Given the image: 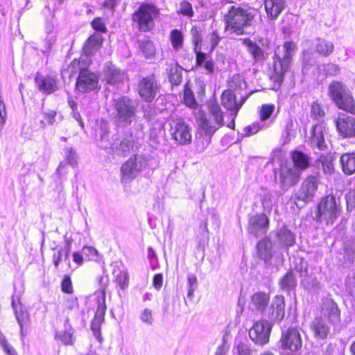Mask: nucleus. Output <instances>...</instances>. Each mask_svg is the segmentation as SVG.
<instances>
[{"label": "nucleus", "instance_id": "obj_8", "mask_svg": "<svg viewBox=\"0 0 355 355\" xmlns=\"http://www.w3.org/2000/svg\"><path fill=\"white\" fill-rule=\"evenodd\" d=\"M159 14L158 9L150 3H142L132 15V21L137 24L139 31L147 32L154 26V19Z\"/></svg>", "mask_w": 355, "mask_h": 355}, {"label": "nucleus", "instance_id": "obj_55", "mask_svg": "<svg viewBox=\"0 0 355 355\" xmlns=\"http://www.w3.org/2000/svg\"><path fill=\"white\" fill-rule=\"evenodd\" d=\"M83 253L86 257H88L90 260L98 261L101 259L100 254L96 249L91 246L83 247Z\"/></svg>", "mask_w": 355, "mask_h": 355}, {"label": "nucleus", "instance_id": "obj_33", "mask_svg": "<svg viewBox=\"0 0 355 355\" xmlns=\"http://www.w3.org/2000/svg\"><path fill=\"white\" fill-rule=\"evenodd\" d=\"M182 67L176 62L168 64L166 69L170 83L173 85H179L182 81Z\"/></svg>", "mask_w": 355, "mask_h": 355}, {"label": "nucleus", "instance_id": "obj_30", "mask_svg": "<svg viewBox=\"0 0 355 355\" xmlns=\"http://www.w3.org/2000/svg\"><path fill=\"white\" fill-rule=\"evenodd\" d=\"M269 301V294L263 292H257L252 296L250 306L252 310L263 313L268 305Z\"/></svg>", "mask_w": 355, "mask_h": 355}, {"label": "nucleus", "instance_id": "obj_47", "mask_svg": "<svg viewBox=\"0 0 355 355\" xmlns=\"http://www.w3.org/2000/svg\"><path fill=\"white\" fill-rule=\"evenodd\" d=\"M139 47L146 58H152L155 55V50L152 42L149 40L143 41L141 42Z\"/></svg>", "mask_w": 355, "mask_h": 355}, {"label": "nucleus", "instance_id": "obj_22", "mask_svg": "<svg viewBox=\"0 0 355 355\" xmlns=\"http://www.w3.org/2000/svg\"><path fill=\"white\" fill-rule=\"evenodd\" d=\"M35 82L37 89L46 94H51L58 90L56 80L51 76H44L37 73Z\"/></svg>", "mask_w": 355, "mask_h": 355}, {"label": "nucleus", "instance_id": "obj_29", "mask_svg": "<svg viewBox=\"0 0 355 355\" xmlns=\"http://www.w3.org/2000/svg\"><path fill=\"white\" fill-rule=\"evenodd\" d=\"M286 7V0H266L265 8L268 16L275 19Z\"/></svg>", "mask_w": 355, "mask_h": 355}, {"label": "nucleus", "instance_id": "obj_54", "mask_svg": "<svg viewBox=\"0 0 355 355\" xmlns=\"http://www.w3.org/2000/svg\"><path fill=\"white\" fill-rule=\"evenodd\" d=\"M65 159L69 164L75 166L77 165L78 156L76 152L71 147H67L64 149Z\"/></svg>", "mask_w": 355, "mask_h": 355}, {"label": "nucleus", "instance_id": "obj_32", "mask_svg": "<svg viewBox=\"0 0 355 355\" xmlns=\"http://www.w3.org/2000/svg\"><path fill=\"white\" fill-rule=\"evenodd\" d=\"M291 159L293 163L292 166L295 169H297L302 173V171L309 168L310 165V157L306 154L295 150L292 153Z\"/></svg>", "mask_w": 355, "mask_h": 355}, {"label": "nucleus", "instance_id": "obj_9", "mask_svg": "<svg viewBox=\"0 0 355 355\" xmlns=\"http://www.w3.org/2000/svg\"><path fill=\"white\" fill-rule=\"evenodd\" d=\"M211 117L207 119L205 116L200 117L198 120L199 126L204 132L205 136L208 137V143L215 132L223 125V111L218 105H214L210 108Z\"/></svg>", "mask_w": 355, "mask_h": 355}, {"label": "nucleus", "instance_id": "obj_60", "mask_svg": "<svg viewBox=\"0 0 355 355\" xmlns=\"http://www.w3.org/2000/svg\"><path fill=\"white\" fill-rule=\"evenodd\" d=\"M236 349L238 355H253V351L248 343L241 342Z\"/></svg>", "mask_w": 355, "mask_h": 355}, {"label": "nucleus", "instance_id": "obj_6", "mask_svg": "<svg viewBox=\"0 0 355 355\" xmlns=\"http://www.w3.org/2000/svg\"><path fill=\"white\" fill-rule=\"evenodd\" d=\"M341 209L336 197L328 195L321 199L317 207L315 219L327 225L333 224L338 217Z\"/></svg>", "mask_w": 355, "mask_h": 355}, {"label": "nucleus", "instance_id": "obj_3", "mask_svg": "<svg viewBox=\"0 0 355 355\" xmlns=\"http://www.w3.org/2000/svg\"><path fill=\"white\" fill-rule=\"evenodd\" d=\"M328 95L338 108L355 115V99L345 84L338 80L332 81L328 87Z\"/></svg>", "mask_w": 355, "mask_h": 355}, {"label": "nucleus", "instance_id": "obj_44", "mask_svg": "<svg viewBox=\"0 0 355 355\" xmlns=\"http://www.w3.org/2000/svg\"><path fill=\"white\" fill-rule=\"evenodd\" d=\"M100 137L101 139L98 143V146L102 149L110 150L111 151L112 148V139L110 140L108 138V129L107 124H105L101 128Z\"/></svg>", "mask_w": 355, "mask_h": 355}, {"label": "nucleus", "instance_id": "obj_43", "mask_svg": "<svg viewBox=\"0 0 355 355\" xmlns=\"http://www.w3.org/2000/svg\"><path fill=\"white\" fill-rule=\"evenodd\" d=\"M317 69L320 73L325 76H337L340 73V67L338 64L334 63H327L323 64H318Z\"/></svg>", "mask_w": 355, "mask_h": 355}, {"label": "nucleus", "instance_id": "obj_52", "mask_svg": "<svg viewBox=\"0 0 355 355\" xmlns=\"http://www.w3.org/2000/svg\"><path fill=\"white\" fill-rule=\"evenodd\" d=\"M103 322L104 320L94 317L91 324V329L93 332V334L95 338L100 342L102 340L101 327Z\"/></svg>", "mask_w": 355, "mask_h": 355}, {"label": "nucleus", "instance_id": "obj_64", "mask_svg": "<svg viewBox=\"0 0 355 355\" xmlns=\"http://www.w3.org/2000/svg\"><path fill=\"white\" fill-rule=\"evenodd\" d=\"M92 26L95 31L101 33H105L107 31L105 25L101 18H95L92 21Z\"/></svg>", "mask_w": 355, "mask_h": 355}, {"label": "nucleus", "instance_id": "obj_20", "mask_svg": "<svg viewBox=\"0 0 355 355\" xmlns=\"http://www.w3.org/2000/svg\"><path fill=\"white\" fill-rule=\"evenodd\" d=\"M285 302L283 296H275L269 308L267 318L272 324L275 322H279L284 317Z\"/></svg>", "mask_w": 355, "mask_h": 355}, {"label": "nucleus", "instance_id": "obj_26", "mask_svg": "<svg viewBox=\"0 0 355 355\" xmlns=\"http://www.w3.org/2000/svg\"><path fill=\"white\" fill-rule=\"evenodd\" d=\"M324 127L322 124H316L312 128L311 132L310 143L312 147L324 150L327 146L324 140Z\"/></svg>", "mask_w": 355, "mask_h": 355}, {"label": "nucleus", "instance_id": "obj_39", "mask_svg": "<svg viewBox=\"0 0 355 355\" xmlns=\"http://www.w3.org/2000/svg\"><path fill=\"white\" fill-rule=\"evenodd\" d=\"M318 168H322L325 174H331L334 171L332 157L331 155H321L315 161Z\"/></svg>", "mask_w": 355, "mask_h": 355}, {"label": "nucleus", "instance_id": "obj_24", "mask_svg": "<svg viewBox=\"0 0 355 355\" xmlns=\"http://www.w3.org/2000/svg\"><path fill=\"white\" fill-rule=\"evenodd\" d=\"M243 46L247 49L254 62H261L266 60L268 57L266 53L256 42L250 38L240 39Z\"/></svg>", "mask_w": 355, "mask_h": 355}, {"label": "nucleus", "instance_id": "obj_2", "mask_svg": "<svg viewBox=\"0 0 355 355\" xmlns=\"http://www.w3.org/2000/svg\"><path fill=\"white\" fill-rule=\"evenodd\" d=\"M253 19L254 15L249 10L232 6L224 16L225 29L236 35H244L245 29L251 26Z\"/></svg>", "mask_w": 355, "mask_h": 355}, {"label": "nucleus", "instance_id": "obj_46", "mask_svg": "<svg viewBox=\"0 0 355 355\" xmlns=\"http://www.w3.org/2000/svg\"><path fill=\"white\" fill-rule=\"evenodd\" d=\"M178 13L188 17H192L194 15V11L191 3L187 1L183 0L180 2Z\"/></svg>", "mask_w": 355, "mask_h": 355}, {"label": "nucleus", "instance_id": "obj_25", "mask_svg": "<svg viewBox=\"0 0 355 355\" xmlns=\"http://www.w3.org/2000/svg\"><path fill=\"white\" fill-rule=\"evenodd\" d=\"M103 41V38L102 35L99 33H94L92 34L86 41L84 47H83V53L84 59H89V57L93 55L95 52H96L102 45Z\"/></svg>", "mask_w": 355, "mask_h": 355}, {"label": "nucleus", "instance_id": "obj_11", "mask_svg": "<svg viewBox=\"0 0 355 355\" xmlns=\"http://www.w3.org/2000/svg\"><path fill=\"white\" fill-rule=\"evenodd\" d=\"M272 323L267 320H260L254 323L250 329V338L256 345L263 346L269 342Z\"/></svg>", "mask_w": 355, "mask_h": 355}, {"label": "nucleus", "instance_id": "obj_5", "mask_svg": "<svg viewBox=\"0 0 355 355\" xmlns=\"http://www.w3.org/2000/svg\"><path fill=\"white\" fill-rule=\"evenodd\" d=\"M149 159L143 155L130 157L121 167V182L129 184L148 166Z\"/></svg>", "mask_w": 355, "mask_h": 355}, {"label": "nucleus", "instance_id": "obj_12", "mask_svg": "<svg viewBox=\"0 0 355 355\" xmlns=\"http://www.w3.org/2000/svg\"><path fill=\"white\" fill-rule=\"evenodd\" d=\"M278 343L282 349L289 350L292 352L299 351L302 346V338L299 329L289 327L282 330Z\"/></svg>", "mask_w": 355, "mask_h": 355}, {"label": "nucleus", "instance_id": "obj_21", "mask_svg": "<svg viewBox=\"0 0 355 355\" xmlns=\"http://www.w3.org/2000/svg\"><path fill=\"white\" fill-rule=\"evenodd\" d=\"M274 243L281 248H289L295 243V234L286 226H282L274 232Z\"/></svg>", "mask_w": 355, "mask_h": 355}, {"label": "nucleus", "instance_id": "obj_23", "mask_svg": "<svg viewBox=\"0 0 355 355\" xmlns=\"http://www.w3.org/2000/svg\"><path fill=\"white\" fill-rule=\"evenodd\" d=\"M103 73L105 80L110 85H115L122 82L125 76V73L112 62H106L105 64Z\"/></svg>", "mask_w": 355, "mask_h": 355}, {"label": "nucleus", "instance_id": "obj_15", "mask_svg": "<svg viewBox=\"0 0 355 355\" xmlns=\"http://www.w3.org/2000/svg\"><path fill=\"white\" fill-rule=\"evenodd\" d=\"M301 173L288 164H282L279 171V183L284 191L295 186L300 180Z\"/></svg>", "mask_w": 355, "mask_h": 355}, {"label": "nucleus", "instance_id": "obj_40", "mask_svg": "<svg viewBox=\"0 0 355 355\" xmlns=\"http://www.w3.org/2000/svg\"><path fill=\"white\" fill-rule=\"evenodd\" d=\"M12 306L13 309L15 310L16 318L17 320V322L20 326L21 328V336H24V332H23V327L24 324H27L29 320L28 314L26 311H24L21 310V306H19L17 307V306L15 304V301L14 297L12 298Z\"/></svg>", "mask_w": 355, "mask_h": 355}, {"label": "nucleus", "instance_id": "obj_27", "mask_svg": "<svg viewBox=\"0 0 355 355\" xmlns=\"http://www.w3.org/2000/svg\"><path fill=\"white\" fill-rule=\"evenodd\" d=\"M315 52L323 57H329L334 51V44L331 41L317 37L313 41Z\"/></svg>", "mask_w": 355, "mask_h": 355}, {"label": "nucleus", "instance_id": "obj_37", "mask_svg": "<svg viewBox=\"0 0 355 355\" xmlns=\"http://www.w3.org/2000/svg\"><path fill=\"white\" fill-rule=\"evenodd\" d=\"M323 311L327 313V316L331 322L339 320L340 310L331 299H327L324 302Z\"/></svg>", "mask_w": 355, "mask_h": 355}, {"label": "nucleus", "instance_id": "obj_48", "mask_svg": "<svg viewBox=\"0 0 355 355\" xmlns=\"http://www.w3.org/2000/svg\"><path fill=\"white\" fill-rule=\"evenodd\" d=\"M230 89L237 90L246 88V83L239 75H234L229 83Z\"/></svg>", "mask_w": 355, "mask_h": 355}, {"label": "nucleus", "instance_id": "obj_7", "mask_svg": "<svg viewBox=\"0 0 355 355\" xmlns=\"http://www.w3.org/2000/svg\"><path fill=\"white\" fill-rule=\"evenodd\" d=\"M114 109L115 119L119 125L128 126L136 118L137 105L130 98L123 96L115 99Z\"/></svg>", "mask_w": 355, "mask_h": 355}, {"label": "nucleus", "instance_id": "obj_38", "mask_svg": "<svg viewBox=\"0 0 355 355\" xmlns=\"http://www.w3.org/2000/svg\"><path fill=\"white\" fill-rule=\"evenodd\" d=\"M73 330L69 324V320L67 318L64 322V331L56 334V338L64 345H73Z\"/></svg>", "mask_w": 355, "mask_h": 355}, {"label": "nucleus", "instance_id": "obj_13", "mask_svg": "<svg viewBox=\"0 0 355 355\" xmlns=\"http://www.w3.org/2000/svg\"><path fill=\"white\" fill-rule=\"evenodd\" d=\"M318 184L317 176L309 175L302 182L294 195V199L302 202L304 205L312 202L318 191Z\"/></svg>", "mask_w": 355, "mask_h": 355}, {"label": "nucleus", "instance_id": "obj_31", "mask_svg": "<svg viewBox=\"0 0 355 355\" xmlns=\"http://www.w3.org/2000/svg\"><path fill=\"white\" fill-rule=\"evenodd\" d=\"M257 248L260 259L268 264L270 261L272 256V247L270 240L268 238L261 239L258 242Z\"/></svg>", "mask_w": 355, "mask_h": 355}, {"label": "nucleus", "instance_id": "obj_56", "mask_svg": "<svg viewBox=\"0 0 355 355\" xmlns=\"http://www.w3.org/2000/svg\"><path fill=\"white\" fill-rule=\"evenodd\" d=\"M184 102L186 105L191 108H194L197 105L193 92L190 89L187 87L184 89Z\"/></svg>", "mask_w": 355, "mask_h": 355}, {"label": "nucleus", "instance_id": "obj_10", "mask_svg": "<svg viewBox=\"0 0 355 355\" xmlns=\"http://www.w3.org/2000/svg\"><path fill=\"white\" fill-rule=\"evenodd\" d=\"M169 132L173 139L180 144L185 145L191 142V128L181 117L171 116L168 119Z\"/></svg>", "mask_w": 355, "mask_h": 355}, {"label": "nucleus", "instance_id": "obj_45", "mask_svg": "<svg viewBox=\"0 0 355 355\" xmlns=\"http://www.w3.org/2000/svg\"><path fill=\"white\" fill-rule=\"evenodd\" d=\"M302 285L309 291L316 292L320 289V282L315 277L307 276L301 279Z\"/></svg>", "mask_w": 355, "mask_h": 355}, {"label": "nucleus", "instance_id": "obj_14", "mask_svg": "<svg viewBox=\"0 0 355 355\" xmlns=\"http://www.w3.org/2000/svg\"><path fill=\"white\" fill-rule=\"evenodd\" d=\"M159 91V87L153 74L141 78L138 83L139 94L145 101H153Z\"/></svg>", "mask_w": 355, "mask_h": 355}, {"label": "nucleus", "instance_id": "obj_63", "mask_svg": "<svg viewBox=\"0 0 355 355\" xmlns=\"http://www.w3.org/2000/svg\"><path fill=\"white\" fill-rule=\"evenodd\" d=\"M140 319L143 322L151 325L154 321L151 310L145 309L140 314Z\"/></svg>", "mask_w": 355, "mask_h": 355}, {"label": "nucleus", "instance_id": "obj_16", "mask_svg": "<svg viewBox=\"0 0 355 355\" xmlns=\"http://www.w3.org/2000/svg\"><path fill=\"white\" fill-rule=\"evenodd\" d=\"M269 226V220L263 214L252 216L249 219L248 232L258 238L265 235Z\"/></svg>", "mask_w": 355, "mask_h": 355}, {"label": "nucleus", "instance_id": "obj_62", "mask_svg": "<svg viewBox=\"0 0 355 355\" xmlns=\"http://www.w3.org/2000/svg\"><path fill=\"white\" fill-rule=\"evenodd\" d=\"M263 207L265 210L270 211L273 205V196L270 192H266L263 194L261 200Z\"/></svg>", "mask_w": 355, "mask_h": 355}, {"label": "nucleus", "instance_id": "obj_49", "mask_svg": "<svg viewBox=\"0 0 355 355\" xmlns=\"http://www.w3.org/2000/svg\"><path fill=\"white\" fill-rule=\"evenodd\" d=\"M293 122L290 120L288 121L284 128L282 132V139L284 144L288 143L295 135V130L293 129Z\"/></svg>", "mask_w": 355, "mask_h": 355}, {"label": "nucleus", "instance_id": "obj_1", "mask_svg": "<svg viewBox=\"0 0 355 355\" xmlns=\"http://www.w3.org/2000/svg\"><path fill=\"white\" fill-rule=\"evenodd\" d=\"M296 50V44L291 41L285 42L275 50L272 73L270 78L279 86L282 85Z\"/></svg>", "mask_w": 355, "mask_h": 355}, {"label": "nucleus", "instance_id": "obj_35", "mask_svg": "<svg viewBox=\"0 0 355 355\" xmlns=\"http://www.w3.org/2000/svg\"><path fill=\"white\" fill-rule=\"evenodd\" d=\"M315 49L307 48L302 51V71H307L310 67L315 66L318 62V55Z\"/></svg>", "mask_w": 355, "mask_h": 355}, {"label": "nucleus", "instance_id": "obj_4", "mask_svg": "<svg viewBox=\"0 0 355 355\" xmlns=\"http://www.w3.org/2000/svg\"><path fill=\"white\" fill-rule=\"evenodd\" d=\"M91 61L83 58L74 59L71 65L76 68L78 67L79 74L76 80V87L81 93H86L93 91L98 87V76L88 70L87 68Z\"/></svg>", "mask_w": 355, "mask_h": 355}, {"label": "nucleus", "instance_id": "obj_42", "mask_svg": "<svg viewBox=\"0 0 355 355\" xmlns=\"http://www.w3.org/2000/svg\"><path fill=\"white\" fill-rule=\"evenodd\" d=\"M169 38L175 51H178L182 48L184 36L181 31L178 29L172 30L170 33Z\"/></svg>", "mask_w": 355, "mask_h": 355}, {"label": "nucleus", "instance_id": "obj_17", "mask_svg": "<svg viewBox=\"0 0 355 355\" xmlns=\"http://www.w3.org/2000/svg\"><path fill=\"white\" fill-rule=\"evenodd\" d=\"M250 94H245L241 97L239 102L237 101L236 94L231 89L225 90L221 95V103L228 110L232 112V115L236 117L237 113L243 103L250 96Z\"/></svg>", "mask_w": 355, "mask_h": 355}, {"label": "nucleus", "instance_id": "obj_34", "mask_svg": "<svg viewBox=\"0 0 355 355\" xmlns=\"http://www.w3.org/2000/svg\"><path fill=\"white\" fill-rule=\"evenodd\" d=\"M340 162L343 173L352 175L355 173V153H348L343 154L340 158Z\"/></svg>", "mask_w": 355, "mask_h": 355}, {"label": "nucleus", "instance_id": "obj_59", "mask_svg": "<svg viewBox=\"0 0 355 355\" xmlns=\"http://www.w3.org/2000/svg\"><path fill=\"white\" fill-rule=\"evenodd\" d=\"M295 270L302 279H304L308 276V263L303 259H300L299 264L295 267Z\"/></svg>", "mask_w": 355, "mask_h": 355}, {"label": "nucleus", "instance_id": "obj_41", "mask_svg": "<svg viewBox=\"0 0 355 355\" xmlns=\"http://www.w3.org/2000/svg\"><path fill=\"white\" fill-rule=\"evenodd\" d=\"M297 286V280L293 271H288L281 279L280 287L282 290L290 291Z\"/></svg>", "mask_w": 355, "mask_h": 355}, {"label": "nucleus", "instance_id": "obj_36", "mask_svg": "<svg viewBox=\"0 0 355 355\" xmlns=\"http://www.w3.org/2000/svg\"><path fill=\"white\" fill-rule=\"evenodd\" d=\"M99 284H101V288H102V296L100 299L98 300V306L96 309V311L94 317L105 319V314L107 309L106 304H105V288L107 286V282H103L104 277L101 276L98 277ZM106 282L107 280L106 279Z\"/></svg>", "mask_w": 355, "mask_h": 355}, {"label": "nucleus", "instance_id": "obj_61", "mask_svg": "<svg viewBox=\"0 0 355 355\" xmlns=\"http://www.w3.org/2000/svg\"><path fill=\"white\" fill-rule=\"evenodd\" d=\"M325 113L320 104L313 103L311 107V115L315 119L322 118L324 116Z\"/></svg>", "mask_w": 355, "mask_h": 355}, {"label": "nucleus", "instance_id": "obj_53", "mask_svg": "<svg viewBox=\"0 0 355 355\" xmlns=\"http://www.w3.org/2000/svg\"><path fill=\"white\" fill-rule=\"evenodd\" d=\"M191 40L194 46L193 49H201L202 35L197 26H193L191 29Z\"/></svg>", "mask_w": 355, "mask_h": 355}, {"label": "nucleus", "instance_id": "obj_19", "mask_svg": "<svg viewBox=\"0 0 355 355\" xmlns=\"http://www.w3.org/2000/svg\"><path fill=\"white\" fill-rule=\"evenodd\" d=\"M133 147L132 135L120 137L119 134L112 136V148L111 152L117 155H124Z\"/></svg>", "mask_w": 355, "mask_h": 355}, {"label": "nucleus", "instance_id": "obj_57", "mask_svg": "<svg viewBox=\"0 0 355 355\" xmlns=\"http://www.w3.org/2000/svg\"><path fill=\"white\" fill-rule=\"evenodd\" d=\"M128 274L126 271H119L116 275V282L122 289H124L128 286Z\"/></svg>", "mask_w": 355, "mask_h": 355}, {"label": "nucleus", "instance_id": "obj_28", "mask_svg": "<svg viewBox=\"0 0 355 355\" xmlns=\"http://www.w3.org/2000/svg\"><path fill=\"white\" fill-rule=\"evenodd\" d=\"M311 329L314 333V336L320 339L326 338L330 331L329 327L321 317L313 319L311 324Z\"/></svg>", "mask_w": 355, "mask_h": 355}, {"label": "nucleus", "instance_id": "obj_50", "mask_svg": "<svg viewBox=\"0 0 355 355\" xmlns=\"http://www.w3.org/2000/svg\"><path fill=\"white\" fill-rule=\"evenodd\" d=\"M345 255L349 261H352L355 255V239L347 240L344 245Z\"/></svg>", "mask_w": 355, "mask_h": 355}, {"label": "nucleus", "instance_id": "obj_18", "mask_svg": "<svg viewBox=\"0 0 355 355\" xmlns=\"http://www.w3.org/2000/svg\"><path fill=\"white\" fill-rule=\"evenodd\" d=\"M337 131L343 138L355 136V118L341 113L335 120Z\"/></svg>", "mask_w": 355, "mask_h": 355}, {"label": "nucleus", "instance_id": "obj_51", "mask_svg": "<svg viewBox=\"0 0 355 355\" xmlns=\"http://www.w3.org/2000/svg\"><path fill=\"white\" fill-rule=\"evenodd\" d=\"M275 105L273 104H264L260 108L259 118L261 121H264L268 119L275 111Z\"/></svg>", "mask_w": 355, "mask_h": 355}, {"label": "nucleus", "instance_id": "obj_58", "mask_svg": "<svg viewBox=\"0 0 355 355\" xmlns=\"http://www.w3.org/2000/svg\"><path fill=\"white\" fill-rule=\"evenodd\" d=\"M61 290L63 293L71 294L73 292L72 282L69 275H64L61 282Z\"/></svg>", "mask_w": 355, "mask_h": 355}]
</instances>
